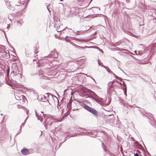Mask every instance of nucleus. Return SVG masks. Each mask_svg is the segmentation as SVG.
<instances>
[{
    "mask_svg": "<svg viewBox=\"0 0 156 156\" xmlns=\"http://www.w3.org/2000/svg\"><path fill=\"white\" fill-rule=\"evenodd\" d=\"M139 111H141L142 114L147 117L148 119H150V121L149 122L151 125H155L156 124V122L154 118L153 115L152 114L146 112V111L143 109H140Z\"/></svg>",
    "mask_w": 156,
    "mask_h": 156,
    "instance_id": "1",
    "label": "nucleus"
},
{
    "mask_svg": "<svg viewBox=\"0 0 156 156\" xmlns=\"http://www.w3.org/2000/svg\"><path fill=\"white\" fill-rule=\"evenodd\" d=\"M142 148L140 144L137 143V156H150L149 154L147 153H146Z\"/></svg>",
    "mask_w": 156,
    "mask_h": 156,
    "instance_id": "2",
    "label": "nucleus"
},
{
    "mask_svg": "<svg viewBox=\"0 0 156 156\" xmlns=\"http://www.w3.org/2000/svg\"><path fill=\"white\" fill-rule=\"evenodd\" d=\"M83 107L85 109L87 110L92 114L96 116H98V112L95 109L90 107L87 105H86L85 104L84 105Z\"/></svg>",
    "mask_w": 156,
    "mask_h": 156,
    "instance_id": "3",
    "label": "nucleus"
},
{
    "mask_svg": "<svg viewBox=\"0 0 156 156\" xmlns=\"http://www.w3.org/2000/svg\"><path fill=\"white\" fill-rule=\"evenodd\" d=\"M36 116L37 119L39 120H40L41 122H42L44 118L46 117L47 115H44L42 112H41L37 113V111H35Z\"/></svg>",
    "mask_w": 156,
    "mask_h": 156,
    "instance_id": "4",
    "label": "nucleus"
},
{
    "mask_svg": "<svg viewBox=\"0 0 156 156\" xmlns=\"http://www.w3.org/2000/svg\"><path fill=\"white\" fill-rule=\"evenodd\" d=\"M44 120L43 124L44 125L46 128L48 125L50 126L51 125V120H52V119L50 118H48L47 115L46 117L44 118Z\"/></svg>",
    "mask_w": 156,
    "mask_h": 156,
    "instance_id": "5",
    "label": "nucleus"
},
{
    "mask_svg": "<svg viewBox=\"0 0 156 156\" xmlns=\"http://www.w3.org/2000/svg\"><path fill=\"white\" fill-rule=\"evenodd\" d=\"M19 70H18V67L16 64L13 65L12 66V71L11 74H13L14 76H16L19 74Z\"/></svg>",
    "mask_w": 156,
    "mask_h": 156,
    "instance_id": "6",
    "label": "nucleus"
},
{
    "mask_svg": "<svg viewBox=\"0 0 156 156\" xmlns=\"http://www.w3.org/2000/svg\"><path fill=\"white\" fill-rule=\"evenodd\" d=\"M145 48L143 44H140L138 47V54L137 55H142L144 54Z\"/></svg>",
    "mask_w": 156,
    "mask_h": 156,
    "instance_id": "7",
    "label": "nucleus"
},
{
    "mask_svg": "<svg viewBox=\"0 0 156 156\" xmlns=\"http://www.w3.org/2000/svg\"><path fill=\"white\" fill-rule=\"evenodd\" d=\"M21 153L24 155H26L29 154V152L28 149H24L21 150Z\"/></svg>",
    "mask_w": 156,
    "mask_h": 156,
    "instance_id": "8",
    "label": "nucleus"
},
{
    "mask_svg": "<svg viewBox=\"0 0 156 156\" xmlns=\"http://www.w3.org/2000/svg\"><path fill=\"white\" fill-rule=\"evenodd\" d=\"M39 98H41L42 101L44 102L45 101H44L45 100H46L47 101H48L47 99V97L46 96H45L44 95H40ZM48 102H49L48 101Z\"/></svg>",
    "mask_w": 156,
    "mask_h": 156,
    "instance_id": "9",
    "label": "nucleus"
},
{
    "mask_svg": "<svg viewBox=\"0 0 156 156\" xmlns=\"http://www.w3.org/2000/svg\"><path fill=\"white\" fill-rule=\"evenodd\" d=\"M144 0H141V2H139L138 4V6L142 8L144 7Z\"/></svg>",
    "mask_w": 156,
    "mask_h": 156,
    "instance_id": "10",
    "label": "nucleus"
},
{
    "mask_svg": "<svg viewBox=\"0 0 156 156\" xmlns=\"http://www.w3.org/2000/svg\"><path fill=\"white\" fill-rule=\"evenodd\" d=\"M76 48L77 49H85L86 48H90V47H88V46H84L83 47H82L81 46H80L78 45H76L75 44V45Z\"/></svg>",
    "mask_w": 156,
    "mask_h": 156,
    "instance_id": "11",
    "label": "nucleus"
},
{
    "mask_svg": "<svg viewBox=\"0 0 156 156\" xmlns=\"http://www.w3.org/2000/svg\"><path fill=\"white\" fill-rule=\"evenodd\" d=\"M74 33L76 35L83 34H84V31H77L76 32H75Z\"/></svg>",
    "mask_w": 156,
    "mask_h": 156,
    "instance_id": "12",
    "label": "nucleus"
},
{
    "mask_svg": "<svg viewBox=\"0 0 156 156\" xmlns=\"http://www.w3.org/2000/svg\"><path fill=\"white\" fill-rule=\"evenodd\" d=\"M40 72H41V75H42V76H40V78H41V79H46L47 78V77L46 76H45L44 75H43L42 74V71H41ZM38 74L40 76H41V74H40L39 73Z\"/></svg>",
    "mask_w": 156,
    "mask_h": 156,
    "instance_id": "13",
    "label": "nucleus"
},
{
    "mask_svg": "<svg viewBox=\"0 0 156 156\" xmlns=\"http://www.w3.org/2000/svg\"><path fill=\"white\" fill-rule=\"evenodd\" d=\"M104 68H105L106 70H107V71L109 73H111V74H112L113 73L112 72L110 69L108 68V67H106V66H105V67H104Z\"/></svg>",
    "mask_w": 156,
    "mask_h": 156,
    "instance_id": "14",
    "label": "nucleus"
},
{
    "mask_svg": "<svg viewBox=\"0 0 156 156\" xmlns=\"http://www.w3.org/2000/svg\"><path fill=\"white\" fill-rule=\"evenodd\" d=\"M76 40L78 41H83L85 42H87V41H88V40L87 39H76Z\"/></svg>",
    "mask_w": 156,
    "mask_h": 156,
    "instance_id": "15",
    "label": "nucleus"
},
{
    "mask_svg": "<svg viewBox=\"0 0 156 156\" xmlns=\"http://www.w3.org/2000/svg\"><path fill=\"white\" fill-rule=\"evenodd\" d=\"M125 87L124 89V93L125 95H126V96H127V94H126V84H125Z\"/></svg>",
    "mask_w": 156,
    "mask_h": 156,
    "instance_id": "16",
    "label": "nucleus"
},
{
    "mask_svg": "<svg viewBox=\"0 0 156 156\" xmlns=\"http://www.w3.org/2000/svg\"><path fill=\"white\" fill-rule=\"evenodd\" d=\"M98 64L99 66H100L103 67H105V66L103 65V64L99 60H98Z\"/></svg>",
    "mask_w": 156,
    "mask_h": 156,
    "instance_id": "17",
    "label": "nucleus"
},
{
    "mask_svg": "<svg viewBox=\"0 0 156 156\" xmlns=\"http://www.w3.org/2000/svg\"><path fill=\"white\" fill-rule=\"evenodd\" d=\"M84 133L85 134H86V135H87V134H92V132L91 131L87 132V131L84 132Z\"/></svg>",
    "mask_w": 156,
    "mask_h": 156,
    "instance_id": "18",
    "label": "nucleus"
},
{
    "mask_svg": "<svg viewBox=\"0 0 156 156\" xmlns=\"http://www.w3.org/2000/svg\"><path fill=\"white\" fill-rule=\"evenodd\" d=\"M28 116H27V118H26V119H25V120L24 121V122L21 125V126H20V128H21V127H22V126H24V125H25V123H26V121H27V118H28Z\"/></svg>",
    "mask_w": 156,
    "mask_h": 156,
    "instance_id": "19",
    "label": "nucleus"
},
{
    "mask_svg": "<svg viewBox=\"0 0 156 156\" xmlns=\"http://www.w3.org/2000/svg\"><path fill=\"white\" fill-rule=\"evenodd\" d=\"M89 90L90 91V92H92V93L93 94V95H94V96L95 97H98V96L94 92L91 91L90 90Z\"/></svg>",
    "mask_w": 156,
    "mask_h": 156,
    "instance_id": "20",
    "label": "nucleus"
},
{
    "mask_svg": "<svg viewBox=\"0 0 156 156\" xmlns=\"http://www.w3.org/2000/svg\"><path fill=\"white\" fill-rule=\"evenodd\" d=\"M23 22H20V21H18L17 22V24L19 26H21V25L22 24Z\"/></svg>",
    "mask_w": 156,
    "mask_h": 156,
    "instance_id": "21",
    "label": "nucleus"
},
{
    "mask_svg": "<svg viewBox=\"0 0 156 156\" xmlns=\"http://www.w3.org/2000/svg\"><path fill=\"white\" fill-rule=\"evenodd\" d=\"M6 53L5 51L3 49H0V53Z\"/></svg>",
    "mask_w": 156,
    "mask_h": 156,
    "instance_id": "22",
    "label": "nucleus"
},
{
    "mask_svg": "<svg viewBox=\"0 0 156 156\" xmlns=\"http://www.w3.org/2000/svg\"><path fill=\"white\" fill-rule=\"evenodd\" d=\"M96 102L100 104L101 103V101L98 99L95 98V99L94 100Z\"/></svg>",
    "mask_w": 156,
    "mask_h": 156,
    "instance_id": "23",
    "label": "nucleus"
},
{
    "mask_svg": "<svg viewBox=\"0 0 156 156\" xmlns=\"http://www.w3.org/2000/svg\"><path fill=\"white\" fill-rule=\"evenodd\" d=\"M147 56H145V55H143V56H142L141 58H140L141 60H143L145 58H146Z\"/></svg>",
    "mask_w": 156,
    "mask_h": 156,
    "instance_id": "24",
    "label": "nucleus"
},
{
    "mask_svg": "<svg viewBox=\"0 0 156 156\" xmlns=\"http://www.w3.org/2000/svg\"><path fill=\"white\" fill-rule=\"evenodd\" d=\"M58 56V54L56 52H55L54 56V58H56Z\"/></svg>",
    "mask_w": 156,
    "mask_h": 156,
    "instance_id": "25",
    "label": "nucleus"
},
{
    "mask_svg": "<svg viewBox=\"0 0 156 156\" xmlns=\"http://www.w3.org/2000/svg\"><path fill=\"white\" fill-rule=\"evenodd\" d=\"M90 98H92L94 100L96 98H94L93 96H90L89 97Z\"/></svg>",
    "mask_w": 156,
    "mask_h": 156,
    "instance_id": "26",
    "label": "nucleus"
},
{
    "mask_svg": "<svg viewBox=\"0 0 156 156\" xmlns=\"http://www.w3.org/2000/svg\"><path fill=\"white\" fill-rule=\"evenodd\" d=\"M113 74L115 76V78H116L117 79H119V77L118 76H117L115 75L114 73H113Z\"/></svg>",
    "mask_w": 156,
    "mask_h": 156,
    "instance_id": "27",
    "label": "nucleus"
},
{
    "mask_svg": "<svg viewBox=\"0 0 156 156\" xmlns=\"http://www.w3.org/2000/svg\"><path fill=\"white\" fill-rule=\"evenodd\" d=\"M49 5L48 6H47V8L48 10V11L50 12V9H49Z\"/></svg>",
    "mask_w": 156,
    "mask_h": 156,
    "instance_id": "28",
    "label": "nucleus"
},
{
    "mask_svg": "<svg viewBox=\"0 0 156 156\" xmlns=\"http://www.w3.org/2000/svg\"><path fill=\"white\" fill-rule=\"evenodd\" d=\"M87 76L88 77H90L92 80H94V81H95V80H94V79L91 76Z\"/></svg>",
    "mask_w": 156,
    "mask_h": 156,
    "instance_id": "29",
    "label": "nucleus"
},
{
    "mask_svg": "<svg viewBox=\"0 0 156 156\" xmlns=\"http://www.w3.org/2000/svg\"><path fill=\"white\" fill-rule=\"evenodd\" d=\"M29 111V110H27L26 111L27 114V113H28Z\"/></svg>",
    "mask_w": 156,
    "mask_h": 156,
    "instance_id": "30",
    "label": "nucleus"
},
{
    "mask_svg": "<svg viewBox=\"0 0 156 156\" xmlns=\"http://www.w3.org/2000/svg\"><path fill=\"white\" fill-rule=\"evenodd\" d=\"M120 81H122V79L121 78H119V79H118Z\"/></svg>",
    "mask_w": 156,
    "mask_h": 156,
    "instance_id": "31",
    "label": "nucleus"
},
{
    "mask_svg": "<svg viewBox=\"0 0 156 156\" xmlns=\"http://www.w3.org/2000/svg\"><path fill=\"white\" fill-rule=\"evenodd\" d=\"M23 97H24V96H23V95H21V96H20V98H23Z\"/></svg>",
    "mask_w": 156,
    "mask_h": 156,
    "instance_id": "32",
    "label": "nucleus"
},
{
    "mask_svg": "<svg viewBox=\"0 0 156 156\" xmlns=\"http://www.w3.org/2000/svg\"><path fill=\"white\" fill-rule=\"evenodd\" d=\"M123 86L125 87V84L124 82V81L123 82Z\"/></svg>",
    "mask_w": 156,
    "mask_h": 156,
    "instance_id": "33",
    "label": "nucleus"
},
{
    "mask_svg": "<svg viewBox=\"0 0 156 156\" xmlns=\"http://www.w3.org/2000/svg\"><path fill=\"white\" fill-rule=\"evenodd\" d=\"M136 155H137L136 153L134 154V156H136Z\"/></svg>",
    "mask_w": 156,
    "mask_h": 156,
    "instance_id": "34",
    "label": "nucleus"
},
{
    "mask_svg": "<svg viewBox=\"0 0 156 156\" xmlns=\"http://www.w3.org/2000/svg\"><path fill=\"white\" fill-rule=\"evenodd\" d=\"M15 98L16 99L19 100V99L18 98H17V97H16Z\"/></svg>",
    "mask_w": 156,
    "mask_h": 156,
    "instance_id": "35",
    "label": "nucleus"
},
{
    "mask_svg": "<svg viewBox=\"0 0 156 156\" xmlns=\"http://www.w3.org/2000/svg\"><path fill=\"white\" fill-rule=\"evenodd\" d=\"M140 62L142 64H144L145 63V62Z\"/></svg>",
    "mask_w": 156,
    "mask_h": 156,
    "instance_id": "36",
    "label": "nucleus"
},
{
    "mask_svg": "<svg viewBox=\"0 0 156 156\" xmlns=\"http://www.w3.org/2000/svg\"><path fill=\"white\" fill-rule=\"evenodd\" d=\"M134 52L136 54V51H135Z\"/></svg>",
    "mask_w": 156,
    "mask_h": 156,
    "instance_id": "37",
    "label": "nucleus"
},
{
    "mask_svg": "<svg viewBox=\"0 0 156 156\" xmlns=\"http://www.w3.org/2000/svg\"><path fill=\"white\" fill-rule=\"evenodd\" d=\"M60 4H62L63 6H64V5L62 3H59Z\"/></svg>",
    "mask_w": 156,
    "mask_h": 156,
    "instance_id": "38",
    "label": "nucleus"
},
{
    "mask_svg": "<svg viewBox=\"0 0 156 156\" xmlns=\"http://www.w3.org/2000/svg\"><path fill=\"white\" fill-rule=\"evenodd\" d=\"M63 0H60V1H61V2H62L63 1Z\"/></svg>",
    "mask_w": 156,
    "mask_h": 156,
    "instance_id": "39",
    "label": "nucleus"
},
{
    "mask_svg": "<svg viewBox=\"0 0 156 156\" xmlns=\"http://www.w3.org/2000/svg\"><path fill=\"white\" fill-rule=\"evenodd\" d=\"M129 106H130V107H131H131H132V106H132V105L131 106H130V105H129Z\"/></svg>",
    "mask_w": 156,
    "mask_h": 156,
    "instance_id": "40",
    "label": "nucleus"
},
{
    "mask_svg": "<svg viewBox=\"0 0 156 156\" xmlns=\"http://www.w3.org/2000/svg\"><path fill=\"white\" fill-rule=\"evenodd\" d=\"M33 60H34V61L36 60V59H33Z\"/></svg>",
    "mask_w": 156,
    "mask_h": 156,
    "instance_id": "41",
    "label": "nucleus"
},
{
    "mask_svg": "<svg viewBox=\"0 0 156 156\" xmlns=\"http://www.w3.org/2000/svg\"><path fill=\"white\" fill-rule=\"evenodd\" d=\"M67 41H69V40H67Z\"/></svg>",
    "mask_w": 156,
    "mask_h": 156,
    "instance_id": "42",
    "label": "nucleus"
},
{
    "mask_svg": "<svg viewBox=\"0 0 156 156\" xmlns=\"http://www.w3.org/2000/svg\"><path fill=\"white\" fill-rule=\"evenodd\" d=\"M141 60L140 59H139V60Z\"/></svg>",
    "mask_w": 156,
    "mask_h": 156,
    "instance_id": "43",
    "label": "nucleus"
},
{
    "mask_svg": "<svg viewBox=\"0 0 156 156\" xmlns=\"http://www.w3.org/2000/svg\"><path fill=\"white\" fill-rule=\"evenodd\" d=\"M120 84H121V83H120Z\"/></svg>",
    "mask_w": 156,
    "mask_h": 156,
    "instance_id": "44",
    "label": "nucleus"
},
{
    "mask_svg": "<svg viewBox=\"0 0 156 156\" xmlns=\"http://www.w3.org/2000/svg\"><path fill=\"white\" fill-rule=\"evenodd\" d=\"M67 37V36H66V37Z\"/></svg>",
    "mask_w": 156,
    "mask_h": 156,
    "instance_id": "45",
    "label": "nucleus"
},
{
    "mask_svg": "<svg viewBox=\"0 0 156 156\" xmlns=\"http://www.w3.org/2000/svg\"><path fill=\"white\" fill-rule=\"evenodd\" d=\"M35 54H36L37 53V52H35Z\"/></svg>",
    "mask_w": 156,
    "mask_h": 156,
    "instance_id": "46",
    "label": "nucleus"
},
{
    "mask_svg": "<svg viewBox=\"0 0 156 156\" xmlns=\"http://www.w3.org/2000/svg\"><path fill=\"white\" fill-rule=\"evenodd\" d=\"M73 111H74V109H73Z\"/></svg>",
    "mask_w": 156,
    "mask_h": 156,
    "instance_id": "47",
    "label": "nucleus"
},
{
    "mask_svg": "<svg viewBox=\"0 0 156 156\" xmlns=\"http://www.w3.org/2000/svg\"><path fill=\"white\" fill-rule=\"evenodd\" d=\"M63 109L62 110V112H63Z\"/></svg>",
    "mask_w": 156,
    "mask_h": 156,
    "instance_id": "48",
    "label": "nucleus"
}]
</instances>
